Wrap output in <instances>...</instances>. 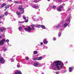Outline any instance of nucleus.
<instances>
[{"label": "nucleus", "mask_w": 74, "mask_h": 74, "mask_svg": "<svg viewBox=\"0 0 74 74\" xmlns=\"http://www.w3.org/2000/svg\"><path fill=\"white\" fill-rule=\"evenodd\" d=\"M29 58L28 57L26 58V60H29Z\"/></svg>", "instance_id": "obj_35"}, {"label": "nucleus", "mask_w": 74, "mask_h": 74, "mask_svg": "<svg viewBox=\"0 0 74 74\" xmlns=\"http://www.w3.org/2000/svg\"><path fill=\"white\" fill-rule=\"evenodd\" d=\"M36 27H38V28L41 27V25H36Z\"/></svg>", "instance_id": "obj_16"}, {"label": "nucleus", "mask_w": 74, "mask_h": 74, "mask_svg": "<svg viewBox=\"0 0 74 74\" xmlns=\"http://www.w3.org/2000/svg\"><path fill=\"white\" fill-rule=\"evenodd\" d=\"M16 13L18 15H21V13L18 12V11H17Z\"/></svg>", "instance_id": "obj_19"}, {"label": "nucleus", "mask_w": 74, "mask_h": 74, "mask_svg": "<svg viewBox=\"0 0 74 74\" xmlns=\"http://www.w3.org/2000/svg\"><path fill=\"white\" fill-rule=\"evenodd\" d=\"M4 58H0V63L3 64L4 63Z\"/></svg>", "instance_id": "obj_5"}, {"label": "nucleus", "mask_w": 74, "mask_h": 74, "mask_svg": "<svg viewBox=\"0 0 74 74\" xmlns=\"http://www.w3.org/2000/svg\"><path fill=\"white\" fill-rule=\"evenodd\" d=\"M61 8H64V7H63V6H62L61 5H60V6H58V7L57 8V9L58 11H59V12L62 11Z\"/></svg>", "instance_id": "obj_3"}, {"label": "nucleus", "mask_w": 74, "mask_h": 74, "mask_svg": "<svg viewBox=\"0 0 74 74\" xmlns=\"http://www.w3.org/2000/svg\"><path fill=\"white\" fill-rule=\"evenodd\" d=\"M53 40H54V41H55V40H56V38H53Z\"/></svg>", "instance_id": "obj_38"}, {"label": "nucleus", "mask_w": 74, "mask_h": 74, "mask_svg": "<svg viewBox=\"0 0 74 74\" xmlns=\"http://www.w3.org/2000/svg\"><path fill=\"white\" fill-rule=\"evenodd\" d=\"M21 11H20L21 14H23V13H24V11H23L24 10H21Z\"/></svg>", "instance_id": "obj_21"}, {"label": "nucleus", "mask_w": 74, "mask_h": 74, "mask_svg": "<svg viewBox=\"0 0 74 74\" xmlns=\"http://www.w3.org/2000/svg\"><path fill=\"white\" fill-rule=\"evenodd\" d=\"M1 37H2V36H0V39L1 38Z\"/></svg>", "instance_id": "obj_44"}, {"label": "nucleus", "mask_w": 74, "mask_h": 74, "mask_svg": "<svg viewBox=\"0 0 74 74\" xmlns=\"http://www.w3.org/2000/svg\"><path fill=\"white\" fill-rule=\"evenodd\" d=\"M3 37H4V36Z\"/></svg>", "instance_id": "obj_49"}, {"label": "nucleus", "mask_w": 74, "mask_h": 74, "mask_svg": "<svg viewBox=\"0 0 74 74\" xmlns=\"http://www.w3.org/2000/svg\"><path fill=\"white\" fill-rule=\"evenodd\" d=\"M5 42H9V40L8 39H7L6 40H5Z\"/></svg>", "instance_id": "obj_28"}, {"label": "nucleus", "mask_w": 74, "mask_h": 74, "mask_svg": "<svg viewBox=\"0 0 74 74\" xmlns=\"http://www.w3.org/2000/svg\"><path fill=\"white\" fill-rule=\"evenodd\" d=\"M33 7V8H35V9H38V8H39V7H38V6L34 5Z\"/></svg>", "instance_id": "obj_12"}, {"label": "nucleus", "mask_w": 74, "mask_h": 74, "mask_svg": "<svg viewBox=\"0 0 74 74\" xmlns=\"http://www.w3.org/2000/svg\"><path fill=\"white\" fill-rule=\"evenodd\" d=\"M18 23H24V22H23V21H22V22L19 21Z\"/></svg>", "instance_id": "obj_33"}, {"label": "nucleus", "mask_w": 74, "mask_h": 74, "mask_svg": "<svg viewBox=\"0 0 74 74\" xmlns=\"http://www.w3.org/2000/svg\"><path fill=\"white\" fill-rule=\"evenodd\" d=\"M53 66H54L57 67V69H58V70H60L59 67H61V68L63 69V66H63V63H62V65H61V64H62V62L58 60L56 61V62H53ZM60 65H61L60 66ZM53 66H52V67H53Z\"/></svg>", "instance_id": "obj_1"}, {"label": "nucleus", "mask_w": 74, "mask_h": 74, "mask_svg": "<svg viewBox=\"0 0 74 74\" xmlns=\"http://www.w3.org/2000/svg\"><path fill=\"white\" fill-rule=\"evenodd\" d=\"M7 9L5 8V9H4V11H6V10H7Z\"/></svg>", "instance_id": "obj_43"}, {"label": "nucleus", "mask_w": 74, "mask_h": 74, "mask_svg": "<svg viewBox=\"0 0 74 74\" xmlns=\"http://www.w3.org/2000/svg\"><path fill=\"white\" fill-rule=\"evenodd\" d=\"M38 53V52H37V51H34V54H37Z\"/></svg>", "instance_id": "obj_23"}, {"label": "nucleus", "mask_w": 74, "mask_h": 74, "mask_svg": "<svg viewBox=\"0 0 74 74\" xmlns=\"http://www.w3.org/2000/svg\"><path fill=\"white\" fill-rule=\"evenodd\" d=\"M39 64L38 62H37L36 63H34V66H35V67H38V65Z\"/></svg>", "instance_id": "obj_9"}, {"label": "nucleus", "mask_w": 74, "mask_h": 74, "mask_svg": "<svg viewBox=\"0 0 74 74\" xmlns=\"http://www.w3.org/2000/svg\"><path fill=\"white\" fill-rule=\"evenodd\" d=\"M73 69H74V68L73 67L72 68L71 67L69 68V72H71V71H72V70Z\"/></svg>", "instance_id": "obj_11"}, {"label": "nucleus", "mask_w": 74, "mask_h": 74, "mask_svg": "<svg viewBox=\"0 0 74 74\" xmlns=\"http://www.w3.org/2000/svg\"><path fill=\"white\" fill-rule=\"evenodd\" d=\"M62 30H63V29H60V32H61V31H62Z\"/></svg>", "instance_id": "obj_41"}, {"label": "nucleus", "mask_w": 74, "mask_h": 74, "mask_svg": "<svg viewBox=\"0 0 74 74\" xmlns=\"http://www.w3.org/2000/svg\"><path fill=\"white\" fill-rule=\"evenodd\" d=\"M18 9L19 10H24V8H22V6L21 5L19 6L18 8Z\"/></svg>", "instance_id": "obj_8"}, {"label": "nucleus", "mask_w": 74, "mask_h": 74, "mask_svg": "<svg viewBox=\"0 0 74 74\" xmlns=\"http://www.w3.org/2000/svg\"><path fill=\"white\" fill-rule=\"evenodd\" d=\"M8 14V11H6L4 13V14H5V15H7V14Z\"/></svg>", "instance_id": "obj_27"}, {"label": "nucleus", "mask_w": 74, "mask_h": 74, "mask_svg": "<svg viewBox=\"0 0 74 74\" xmlns=\"http://www.w3.org/2000/svg\"><path fill=\"white\" fill-rule=\"evenodd\" d=\"M40 27H41L43 29H45V26L43 25H41V26Z\"/></svg>", "instance_id": "obj_15"}, {"label": "nucleus", "mask_w": 74, "mask_h": 74, "mask_svg": "<svg viewBox=\"0 0 74 74\" xmlns=\"http://www.w3.org/2000/svg\"><path fill=\"white\" fill-rule=\"evenodd\" d=\"M17 67H18V68H19V67H20V66H19V65H17Z\"/></svg>", "instance_id": "obj_39"}, {"label": "nucleus", "mask_w": 74, "mask_h": 74, "mask_svg": "<svg viewBox=\"0 0 74 74\" xmlns=\"http://www.w3.org/2000/svg\"><path fill=\"white\" fill-rule=\"evenodd\" d=\"M42 57H40L38 58V60H42Z\"/></svg>", "instance_id": "obj_17"}, {"label": "nucleus", "mask_w": 74, "mask_h": 74, "mask_svg": "<svg viewBox=\"0 0 74 74\" xmlns=\"http://www.w3.org/2000/svg\"><path fill=\"white\" fill-rule=\"evenodd\" d=\"M18 29L20 30H22V28L21 27H19L18 28Z\"/></svg>", "instance_id": "obj_24"}, {"label": "nucleus", "mask_w": 74, "mask_h": 74, "mask_svg": "<svg viewBox=\"0 0 74 74\" xmlns=\"http://www.w3.org/2000/svg\"><path fill=\"white\" fill-rule=\"evenodd\" d=\"M40 44H41V45H42L43 44V43H42V42H41V43H40Z\"/></svg>", "instance_id": "obj_42"}, {"label": "nucleus", "mask_w": 74, "mask_h": 74, "mask_svg": "<svg viewBox=\"0 0 74 74\" xmlns=\"http://www.w3.org/2000/svg\"><path fill=\"white\" fill-rule=\"evenodd\" d=\"M56 6H54L53 7V8H56Z\"/></svg>", "instance_id": "obj_34"}, {"label": "nucleus", "mask_w": 74, "mask_h": 74, "mask_svg": "<svg viewBox=\"0 0 74 74\" xmlns=\"http://www.w3.org/2000/svg\"><path fill=\"white\" fill-rule=\"evenodd\" d=\"M43 43L44 44H46L48 43V42L47 40V39H44L43 40Z\"/></svg>", "instance_id": "obj_7"}, {"label": "nucleus", "mask_w": 74, "mask_h": 74, "mask_svg": "<svg viewBox=\"0 0 74 74\" xmlns=\"http://www.w3.org/2000/svg\"><path fill=\"white\" fill-rule=\"evenodd\" d=\"M10 7V5H6L5 7V8H6L7 9V8H9V7Z\"/></svg>", "instance_id": "obj_14"}, {"label": "nucleus", "mask_w": 74, "mask_h": 74, "mask_svg": "<svg viewBox=\"0 0 74 74\" xmlns=\"http://www.w3.org/2000/svg\"><path fill=\"white\" fill-rule=\"evenodd\" d=\"M33 60L35 61V60H38V58H33Z\"/></svg>", "instance_id": "obj_20"}, {"label": "nucleus", "mask_w": 74, "mask_h": 74, "mask_svg": "<svg viewBox=\"0 0 74 74\" xmlns=\"http://www.w3.org/2000/svg\"><path fill=\"white\" fill-rule=\"evenodd\" d=\"M61 34H62V33L60 32L59 33V34H58V36H59V37H60V36H61Z\"/></svg>", "instance_id": "obj_26"}, {"label": "nucleus", "mask_w": 74, "mask_h": 74, "mask_svg": "<svg viewBox=\"0 0 74 74\" xmlns=\"http://www.w3.org/2000/svg\"><path fill=\"white\" fill-rule=\"evenodd\" d=\"M60 25H58L56 26V28H58V27H60Z\"/></svg>", "instance_id": "obj_30"}, {"label": "nucleus", "mask_w": 74, "mask_h": 74, "mask_svg": "<svg viewBox=\"0 0 74 74\" xmlns=\"http://www.w3.org/2000/svg\"><path fill=\"white\" fill-rule=\"evenodd\" d=\"M15 74H22V73L21 72L17 71V72H16L15 73Z\"/></svg>", "instance_id": "obj_18"}, {"label": "nucleus", "mask_w": 74, "mask_h": 74, "mask_svg": "<svg viewBox=\"0 0 74 74\" xmlns=\"http://www.w3.org/2000/svg\"><path fill=\"white\" fill-rule=\"evenodd\" d=\"M41 74H44V73H42Z\"/></svg>", "instance_id": "obj_48"}, {"label": "nucleus", "mask_w": 74, "mask_h": 74, "mask_svg": "<svg viewBox=\"0 0 74 74\" xmlns=\"http://www.w3.org/2000/svg\"><path fill=\"white\" fill-rule=\"evenodd\" d=\"M4 51H6L7 50V49L5 48L3 50Z\"/></svg>", "instance_id": "obj_37"}, {"label": "nucleus", "mask_w": 74, "mask_h": 74, "mask_svg": "<svg viewBox=\"0 0 74 74\" xmlns=\"http://www.w3.org/2000/svg\"><path fill=\"white\" fill-rule=\"evenodd\" d=\"M56 73L57 74H58L59 73V72L58 71H56Z\"/></svg>", "instance_id": "obj_36"}, {"label": "nucleus", "mask_w": 74, "mask_h": 74, "mask_svg": "<svg viewBox=\"0 0 74 74\" xmlns=\"http://www.w3.org/2000/svg\"><path fill=\"white\" fill-rule=\"evenodd\" d=\"M4 16H5L4 14H3L1 15V16H0V18H3V17H4Z\"/></svg>", "instance_id": "obj_22"}, {"label": "nucleus", "mask_w": 74, "mask_h": 74, "mask_svg": "<svg viewBox=\"0 0 74 74\" xmlns=\"http://www.w3.org/2000/svg\"><path fill=\"white\" fill-rule=\"evenodd\" d=\"M7 5V4H6L5 3H4L3 4H2L1 5V7L2 8H3L4 7H5V5Z\"/></svg>", "instance_id": "obj_10"}, {"label": "nucleus", "mask_w": 74, "mask_h": 74, "mask_svg": "<svg viewBox=\"0 0 74 74\" xmlns=\"http://www.w3.org/2000/svg\"><path fill=\"white\" fill-rule=\"evenodd\" d=\"M14 3H16V4H18V2L16 1L14 2Z\"/></svg>", "instance_id": "obj_31"}, {"label": "nucleus", "mask_w": 74, "mask_h": 74, "mask_svg": "<svg viewBox=\"0 0 74 74\" xmlns=\"http://www.w3.org/2000/svg\"><path fill=\"white\" fill-rule=\"evenodd\" d=\"M68 25H69L67 23H65L64 25V27H67Z\"/></svg>", "instance_id": "obj_13"}, {"label": "nucleus", "mask_w": 74, "mask_h": 74, "mask_svg": "<svg viewBox=\"0 0 74 74\" xmlns=\"http://www.w3.org/2000/svg\"><path fill=\"white\" fill-rule=\"evenodd\" d=\"M6 29L4 27H0V32H3L4 30H5Z\"/></svg>", "instance_id": "obj_6"}, {"label": "nucleus", "mask_w": 74, "mask_h": 74, "mask_svg": "<svg viewBox=\"0 0 74 74\" xmlns=\"http://www.w3.org/2000/svg\"><path fill=\"white\" fill-rule=\"evenodd\" d=\"M31 26L32 27V28L31 27L28 26L27 28H25L24 29L26 32H31L32 30H34L35 29L34 27L35 26V25L32 24L31 25Z\"/></svg>", "instance_id": "obj_2"}, {"label": "nucleus", "mask_w": 74, "mask_h": 74, "mask_svg": "<svg viewBox=\"0 0 74 74\" xmlns=\"http://www.w3.org/2000/svg\"><path fill=\"white\" fill-rule=\"evenodd\" d=\"M1 23H2V22H1L0 21V24Z\"/></svg>", "instance_id": "obj_47"}, {"label": "nucleus", "mask_w": 74, "mask_h": 74, "mask_svg": "<svg viewBox=\"0 0 74 74\" xmlns=\"http://www.w3.org/2000/svg\"><path fill=\"white\" fill-rule=\"evenodd\" d=\"M28 21H28V20L27 19H26L25 20V22H26V23H27V22H28Z\"/></svg>", "instance_id": "obj_32"}, {"label": "nucleus", "mask_w": 74, "mask_h": 74, "mask_svg": "<svg viewBox=\"0 0 74 74\" xmlns=\"http://www.w3.org/2000/svg\"><path fill=\"white\" fill-rule=\"evenodd\" d=\"M9 1H12V0H9Z\"/></svg>", "instance_id": "obj_45"}, {"label": "nucleus", "mask_w": 74, "mask_h": 74, "mask_svg": "<svg viewBox=\"0 0 74 74\" xmlns=\"http://www.w3.org/2000/svg\"><path fill=\"white\" fill-rule=\"evenodd\" d=\"M47 1H50V0H47Z\"/></svg>", "instance_id": "obj_46"}, {"label": "nucleus", "mask_w": 74, "mask_h": 74, "mask_svg": "<svg viewBox=\"0 0 74 74\" xmlns=\"http://www.w3.org/2000/svg\"><path fill=\"white\" fill-rule=\"evenodd\" d=\"M68 11H70V10H71V9L70 8H69L68 9Z\"/></svg>", "instance_id": "obj_40"}, {"label": "nucleus", "mask_w": 74, "mask_h": 74, "mask_svg": "<svg viewBox=\"0 0 74 74\" xmlns=\"http://www.w3.org/2000/svg\"><path fill=\"white\" fill-rule=\"evenodd\" d=\"M23 18L24 20H26V17L25 16H23Z\"/></svg>", "instance_id": "obj_25"}, {"label": "nucleus", "mask_w": 74, "mask_h": 74, "mask_svg": "<svg viewBox=\"0 0 74 74\" xmlns=\"http://www.w3.org/2000/svg\"><path fill=\"white\" fill-rule=\"evenodd\" d=\"M34 3H37V0H34Z\"/></svg>", "instance_id": "obj_29"}, {"label": "nucleus", "mask_w": 74, "mask_h": 74, "mask_svg": "<svg viewBox=\"0 0 74 74\" xmlns=\"http://www.w3.org/2000/svg\"><path fill=\"white\" fill-rule=\"evenodd\" d=\"M5 41V40L4 39H3L0 41V45H3L4 42Z\"/></svg>", "instance_id": "obj_4"}]
</instances>
